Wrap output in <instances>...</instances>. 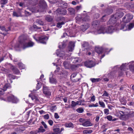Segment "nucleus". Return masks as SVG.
Instances as JSON below:
<instances>
[{"label": "nucleus", "instance_id": "1", "mask_svg": "<svg viewBox=\"0 0 134 134\" xmlns=\"http://www.w3.org/2000/svg\"><path fill=\"white\" fill-rule=\"evenodd\" d=\"M109 25L108 28L103 26L99 27L97 29L94 30L93 33L96 35L105 33L111 34L115 31L117 30L118 25H115V27L114 26H111V25ZM92 33H93L92 32Z\"/></svg>", "mask_w": 134, "mask_h": 134}, {"label": "nucleus", "instance_id": "2", "mask_svg": "<svg viewBox=\"0 0 134 134\" xmlns=\"http://www.w3.org/2000/svg\"><path fill=\"white\" fill-rule=\"evenodd\" d=\"M116 115L122 120H126L129 118L134 116V112L130 111L128 109H125L124 110H118L116 114Z\"/></svg>", "mask_w": 134, "mask_h": 134}, {"label": "nucleus", "instance_id": "3", "mask_svg": "<svg viewBox=\"0 0 134 134\" xmlns=\"http://www.w3.org/2000/svg\"><path fill=\"white\" fill-rule=\"evenodd\" d=\"M124 15L123 13L121 11L117 12L115 14L112 15L111 18L108 22V25H111V26H114L115 27V25H118L117 30L120 29V26H119V24L117 22L118 19L122 17Z\"/></svg>", "mask_w": 134, "mask_h": 134}, {"label": "nucleus", "instance_id": "4", "mask_svg": "<svg viewBox=\"0 0 134 134\" xmlns=\"http://www.w3.org/2000/svg\"><path fill=\"white\" fill-rule=\"evenodd\" d=\"M19 44H17L15 46L16 48H17L22 47L23 49L27 48L32 47L34 45V43L32 41H30L27 42L25 40H23L19 41Z\"/></svg>", "mask_w": 134, "mask_h": 134}, {"label": "nucleus", "instance_id": "5", "mask_svg": "<svg viewBox=\"0 0 134 134\" xmlns=\"http://www.w3.org/2000/svg\"><path fill=\"white\" fill-rule=\"evenodd\" d=\"M129 65L130 69L132 71L134 70V61H132L128 63L123 64L120 67V69L121 70L125 71L128 69L127 65Z\"/></svg>", "mask_w": 134, "mask_h": 134}, {"label": "nucleus", "instance_id": "6", "mask_svg": "<svg viewBox=\"0 0 134 134\" xmlns=\"http://www.w3.org/2000/svg\"><path fill=\"white\" fill-rule=\"evenodd\" d=\"M134 26V22L130 24L129 25H126L125 23L122 24L120 28V29L123 31H129L132 29Z\"/></svg>", "mask_w": 134, "mask_h": 134}, {"label": "nucleus", "instance_id": "7", "mask_svg": "<svg viewBox=\"0 0 134 134\" xmlns=\"http://www.w3.org/2000/svg\"><path fill=\"white\" fill-rule=\"evenodd\" d=\"M34 38L38 43L43 44H46L47 41L48 39V37L46 36H43L36 38L35 36H33Z\"/></svg>", "mask_w": 134, "mask_h": 134}, {"label": "nucleus", "instance_id": "8", "mask_svg": "<svg viewBox=\"0 0 134 134\" xmlns=\"http://www.w3.org/2000/svg\"><path fill=\"white\" fill-rule=\"evenodd\" d=\"M27 9H29L30 11L32 13H36L39 12H42V10H41L40 9V6L33 5L32 6H28Z\"/></svg>", "mask_w": 134, "mask_h": 134}, {"label": "nucleus", "instance_id": "9", "mask_svg": "<svg viewBox=\"0 0 134 134\" xmlns=\"http://www.w3.org/2000/svg\"><path fill=\"white\" fill-rule=\"evenodd\" d=\"M5 101L9 102H11L13 103H16L18 100L16 98H15L13 95H10L7 97V98L4 99Z\"/></svg>", "mask_w": 134, "mask_h": 134}, {"label": "nucleus", "instance_id": "10", "mask_svg": "<svg viewBox=\"0 0 134 134\" xmlns=\"http://www.w3.org/2000/svg\"><path fill=\"white\" fill-rule=\"evenodd\" d=\"M59 47L60 49L57 50L55 52L56 54L59 57H62V58L65 59L64 52L61 51V47H60V46H59Z\"/></svg>", "mask_w": 134, "mask_h": 134}, {"label": "nucleus", "instance_id": "11", "mask_svg": "<svg viewBox=\"0 0 134 134\" xmlns=\"http://www.w3.org/2000/svg\"><path fill=\"white\" fill-rule=\"evenodd\" d=\"M133 16L132 15L128 14L126 15L123 18L122 21L125 23H127L130 21L133 18Z\"/></svg>", "mask_w": 134, "mask_h": 134}, {"label": "nucleus", "instance_id": "12", "mask_svg": "<svg viewBox=\"0 0 134 134\" xmlns=\"http://www.w3.org/2000/svg\"><path fill=\"white\" fill-rule=\"evenodd\" d=\"M85 65L88 68H92L95 65V63L91 60H88L85 63Z\"/></svg>", "mask_w": 134, "mask_h": 134}, {"label": "nucleus", "instance_id": "13", "mask_svg": "<svg viewBox=\"0 0 134 134\" xmlns=\"http://www.w3.org/2000/svg\"><path fill=\"white\" fill-rule=\"evenodd\" d=\"M10 88L11 86L10 84L7 83L3 87V89L0 88V95L3 94L4 93V92L6 91L7 89Z\"/></svg>", "mask_w": 134, "mask_h": 134}, {"label": "nucleus", "instance_id": "14", "mask_svg": "<svg viewBox=\"0 0 134 134\" xmlns=\"http://www.w3.org/2000/svg\"><path fill=\"white\" fill-rule=\"evenodd\" d=\"M89 20V16H86L82 20L83 21H87ZM82 20V19L80 15H79L77 16L76 18V22L78 23H79Z\"/></svg>", "mask_w": 134, "mask_h": 134}, {"label": "nucleus", "instance_id": "15", "mask_svg": "<svg viewBox=\"0 0 134 134\" xmlns=\"http://www.w3.org/2000/svg\"><path fill=\"white\" fill-rule=\"evenodd\" d=\"M56 12L57 15L61 14L64 15L66 13V10L64 9H58L56 10Z\"/></svg>", "mask_w": 134, "mask_h": 134}, {"label": "nucleus", "instance_id": "16", "mask_svg": "<svg viewBox=\"0 0 134 134\" xmlns=\"http://www.w3.org/2000/svg\"><path fill=\"white\" fill-rule=\"evenodd\" d=\"M89 24L86 23L80 26L79 28L80 31H84L87 30L89 27Z\"/></svg>", "mask_w": 134, "mask_h": 134}, {"label": "nucleus", "instance_id": "17", "mask_svg": "<svg viewBox=\"0 0 134 134\" xmlns=\"http://www.w3.org/2000/svg\"><path fill=\"white\" fill-rule=\"evenodd\" d=\"M43 92L46 96H50L51 95V92L49 91L47 87L44 86L43 87Z\"/></svg>", "mask_w": 134, "mask_h": 134}, {"label": "nucleus", "instance_id": "18", "mask_svg": "<svg viewBox=\"0 0 134 134\" xmlns=\"http://www.w3.org/2000/svg\"><path fill=\"white\" fill-rule=\"evenodd\" d=\"M38 6H40V9L42 10V9H43L44 7L47 6V4L44 0H41L40 1V5Z\"/></svg>", "mask_w": 134, "mask_h": 134}, {"label": "nucleus", "instance_id": "19", "mask_svg": "<svg viewBox=\"0 0 134 134\" xmlns=\"http://www.w3.org/2000/svg\"><path fill=\"white\" fill-rule=\"evenodd\" d=\"M74 43L73 42L71 41L70 42L69 44L68 47L69 51H72V50L74 49Z\"/></svg>", "mask_w": 134, "mask_h": 134}, {"label": "nucleus", "instance_id": "20", "mask_svg": "<svg viewBox=\"0 0 134 134\" xmlns=\"http://www.w3.org/2000/svg\"><path fill=\"white\" fill-rule=\"evenodd\" d=\"M46 131L45 129L43 128V126H41L38 128V130L36 131L37 132L35 134H36L37 133H43Z\"/></svg>", "mask_w": 134, "mask_h": 134}, {"label": "nucleus", "instance_id": "21", "mask_svg": "<svg viewBox=\"0 0 134 134\" xmlns=\"http://www.w3.org/2000/svg\"><path fill=\"white\" fill-rule=\"evenodd\" d=\"M82 125L85 127L91 126L92 125V124L89 121H85L82 124Z\"/></svg>", "mask_w": 134, "mask_h": 134}, {"label": "nucleus", "instance_id": "22", "mask_svg": "<svg viewBox=\"0 0 134 134\" xmlns=\"http://www.w3.org/2000/svg\"><path fill=\"white\" fill-rule=\"evenodd\" d=\"M100 22L99 21L95 20L92 22V25L93 27H98L100 24Z\"/></svg>", "mask_w": 134, "mask_h": 134}, {"label": "nucleus", "instance_id": "23", "mask_svg": "<svg viewBox=\"0 0 134 134\" xmlns=\"http://www.w3.org/2000/svg\"><path fill=\"white\" fill-rule=\"evenodd\" d=\"M78 75L76 73H74L71 75V80L74 82H77L78 80L77 79H74L75 78L76 76H77Z\"/></svg>", "mask_w": 134, "mask_h": 134}, {"label": "nucleus", "instance_id": "24", "mask_svg": "<svg viewBox=\"0 0 134 134\" xmlns=\"http://www.w3.org/2000/svg\"><path fill=\"white\" fill-rule=\"evenodd\" d=\"M49 82L51 83L55 84H56L57 82L56 79L53 77L49 78Z\"/></svg>", "mask_w": 134, "mask_h": 134}, {"label": "nucleus", "instance_id": "25", "mask_svg": "<svg viewBox=\"0 0 134 134\" xmlns=\"http://www.w3.org/2000/svg\"><path fill=\"white\" fill-rule=\"evenodd\" d=\"M71 60L72 63H76L80 61V60L77 57L72 58Z\"/></svg>", "mask_w": 134, "mask_h": 134}, {"label": "nucleus", "instance_id": "26", "mask_svg": "<svg viewBox=\"0 0 134 134\" xmlns=\"http://www.w3.org/2000/svg\"><path fill=\"white\" fill-rule=\"evenodd\" d=\"M65 126L67 127H71L73 128L74 127V125L71 122L67 123L65 124Z\"/></svg>", "mask_w": 134, "mask_h": 134}, {"label": "nucleus", "instance_id": "27", "mask_svg": "<svg viewBox=\"0 0 134 134\" xmlns=\"http://www.w3.org/2000/svg\"><path fill=\"white\" fill-rule=\"evenodd\" d=\"M93 132V131L91 130L87 129L83 131V134H88L91 133Z\"/></svg>", "mask_w": 134, "mask_h": 134}, {"label": "nucleus", "instance_id": "28", "mask_svg": "<svg viewBox=\"0 0 134 134\" xmlns=\"http://www.w3.org/2000/svg\"><path fill=\"white\" fill-rule=\"evenodd\" d=\"M95 50L97 53L99 54L101 53L103 51V49L102 48L96 47Z\"/></svg>", "mask_w": 134, "mask_h": 134}, {"label": "nucleus", "instance_id": "29", "mask_svg": "<svg viewBox=\"0 0 134 134\" xmlns=\"http://www.w3.org/2000/svg\"><path fill=\"white\" fill-rule=\"evenodd\" d=\"M120 101L121 104L123 105H125L127 103L126 100L124 98L121 99H120Z\"/></svg>", "mask_w": 134, "mask_h": 134}, {"label": "nucleus", "instance_id": "30", "mask_svg": "<svg viewBox=\"0 0 134 134\" xmlns=\"http://www.w3.org/2000/svg\"><path fill=\"white\" fill-rule=\"evenodd\" d=\"M76 111L78 113H81L84 111V109L83 108H78L76 109Z\"/></svg>", "mask_w": 134, "mask_h": 134}, {"label": "nucleus", "instance_id": "31", "mask_svg": "<svg viewBox=\"0 0 134 134\" xmlns=\"http://www.w3.org/2000/svg\"><path fill=\"white\" fill-rule=\"evenodd\" d=\"M45 19L48 22H51L52 20V18L50 16H48L46 17Z\"/></svg>", "mask_w": 134, "mask_h": 134}, {"label": "nucleus", "instance_id": "32", "mask_svg": "<svg viewBox=\"0 0 134 134\" xmlns=\"http://www.w3.org/2000/svg\"><path fill=\"white\" fill-rule=\"evenodd\" d=\"M88 43L87 42H83L82 46L83 47L86 48L88 46Z\"/></svg>", "mask_w": 134, "mask_h": 134}, {"label": "nucleus", "instance_id": "33", "mask_svg": "<svg viewBox=\"0 0 134 134\" xmlns=\"http://www.w3.org/2000/svg\"><path fill=\"white\" fill-rule=\"evenodd\" d=\"M57 109L56 106L54 105L51 106L50 108V110L52 112L55 111Z\"/></svg>", "mask_w": 134, "mask_h": 134}, {"label": "nucleus", "instance_id": "34", "mask_svg": "<svg viewBox=\"0 0 134 134\" xmlns=\"http://www.w3.org/2000/svg\"><path fill=\"white\" fill-rule=\"evenodd\" d=\"M90 80L93 83H94L96 82L99 81L100 80L99 78L95 79V78H91Z\"/></svg>", "mask_w": 134, "mask_h": 134}, {"label": "nucleus", "instance_id": "35", "mask_svg": "<svg viewBox=\"0 0 134 134\" xmlns=\"http://www.w3.org/2000/svg\"><path fill=\"white\" fill-rule=\"evenodd\" d=\"M36 22L37 23L40 25H44L43 22L40 20H36Z\"/></svg>", "mask_w": 134, "mask_h": 134}, {"label": "nucleus", "instance_id": "36", "mask_svg": "<svg viewBox=\"0 0 134 134\" xmlns=\"http://www.w3.org/2000/svg\"><path fill=\"white\" fill-rule=\"evenodd\" d=\"M18 65L20 69H25V66L22 63H19Z\"/></svg>", "mask_w": 134, "mask_h": 134}, {"label": "nucleus", "instance_id": "37", "mask_svg": "<svg viewBox=\"0 0 134 134\" xmlns=\"http://www.w3.org/2000/svg\"><path fill=\"white\" fill-rule=\"evenodd\" d=\"M64 24V23L62 21L61 22L58 23H57V27H58L60 28L62 27V25Z\"/></svg>", "mask_w": 134, "mask_h": 134}, {"label": "nucleus", "instance_id": "38", "mask_svg": "<svg viewBox=\"0 0 134 134\" xmlns=\"http://www.w3.org/2000/svg\"><path fill=\"white\" fill-rule=\"evenodd\" d=\"M99 103L100 106L103 108H105V105L104 103L103 102H101L100 101H99Z\"/></svg>", "mask_w": 134, "mask_h": 134}, {"label": "nucleus", "instance_id": "39", "mask_svg": "<svg viewBox=\"0 0 134 134\" xmlns=\"http://www.w3.org/2000/svg\"><path fill=\"white\" fill-rule=\"evenodd\" d=\"M14 73L16 74H18L19 73V70L16 68H14L13 69Z\"/></svg>", "mask_w": 134, "mask_h": 134}, {"label": "nucleus", "instance_id": "40", "mask_svg": "<svg viewBox=\"0 0 134 134\" xmlns=\"http://www.w3.org/2000/svg\"><path fill=\"white\" fill-rule=\"evenodd\" d=\"M41 124L43 126L45 129H48V126L44 121H42L41 122Z\"/></svg>", "mask_w": 134, "mask_h": 134}, {"label": "nucleus", "instance_id": "41", "mask_svg": "<svg viewBox=\"0 0 134 134\" xmlns=\"http://www.w3.org/2000/svg\"><path fill=\"white\" fill-rule=\"evenodd\" d=\"M104 114L106 115H108L109 114V110L107 109H104Z\"/></svg>", "mask_w": 134, "mask_h": 134}, {"label": "nucleus", "instance_id": "42", "mask_svg": "<svg viewBox=\"0 0 134 134\" xmlns=\"http://www.w3.org/2000/svg\"><path fill=\"white\" fill-rule=\"evenodd\" d=\"M0 3L2 4H5L7 3V0H1Z\"/></svg>", "mask_w": 134, "mask_h": 134}, {"label": "nucleus", "instance_id": "43", "mask_svg": "<svg viewBox=\"0 0 134 134\" xmlns=\"http://www.w3.org/2000/svg\"><path fill=\"white\" fill-rule=\"evenodd\" d=\"M8 76L9 79H14L15 78V76L12 74H9L8 75Z\"/></svg>", "mask_w": 134, "mask_h": 134}, {"label": "nucleus", "instance_id": "44", "mask_svg": "<svg viewBox=\"0 0 134 134\" xmlns=\"http://www.w3.org/2000/svg\"><path fill=\"white\" fill-rule=\"evenodd\" d=\"M49 117V116L48 114H46L44 115L43 118L46 120H48Z\"/></svg>", "mask_w": 134, "mask_h": 134}, {"label": "nucleus", "instance_id": "45", "mask_svg": "<svg viewBox=\"0 0 134 134\" xmlns=\"http://www.w3.org/2000/svg\"><path fill=\"white\" fill-rule=\"evenodd\" d=\"M63 65L65 68L67 69L68 68V63L66 62H64L63 63Z\"/></svg>", "mask_w": 134, "mask_h": 134}, {"label": "nucleus", "instance_id": "46", "mask_svg": "<svg viewBox=\"0 0 134 134\" xmlns=\"http://www.w3.org/2000/svg\"><path fill=\"white\" fill-rule=\"evenodd\" d=\"M71 106L72 107H75L77 105L76 103L74 101H72L71 102Z\"/></svg>", "mask_w": 134, "mask_h": 134}, {"label": "nucleus", "instance_id": "47", "mask_svg": "<svg viewBox=\"0 0 134 134\" xmlns=\"http://www.w3.org/2000/svg\"><path fill=\"white\" fill-rule=\"evenodd\" d=\"M109 95V94L108 93L106 92L105 91L104 92V93L102 95V96L104 97H108Z\"/></svg>", "mask_w": 134, "mask_h": 134}, {"label": "nucleus", "instance_id": "48", "mask_svg": "<svg viewBox=\"0 0 134 134\" xmlns=\"http://www.w3.org/2000/svg\"><path fill=\"white\" fill-rule=\"evenodd\" d=\"M106 118L109 121L111 120L113 118L112 116L110 115L107 116L106 117Z\"/></svg>", "mask_w": 134, "mask_h": 134}, {"label": "nucleus", "instance_id": "49", "mask_svg": "<svg viewBox=\"0 0 134 134\" xmlns=\"http://www.w3.org/2000/svg\"><path fill=\"white\" fill-rule=\"evenodd\" d=\"M53 131L55 132H58L60 131V129L59 128H55L53 129Z\"/></svg>", "mask_w": 134, "mask_h": 134}, {"label": "nucleus", "instance_id": "50", "mask_svg": "<svg viewBox=\"0 0 134 134\" xmlns=\"http://www.w3.org/2000/svg\"><path fill=\"white\" fill-rule=\"evenodd\" d=\"M95 98H96L95 96L94 95H93L91 97L90 100L92 102H93L95 101Z\"/></svg>", "mask_w": 134, "mask_h": 134}, {"label": "nucleus", "instance_id": "51", "mask_svg": "<svg viewBox=\"0 0 134 134\" xmlns=\"http://www.w3.org/2000/svg\"><path fill=\"white\" fill-rule=\"evenodd\" d=\"M48 122L49 124L51 126H52L53 123V121L51 120H49L48 121Z\"/></svg>", "mask_w": 134, "mask_h": 134}, {"label": "nucleus", "instance_id": "52", "mask_svg": "<svg viewBox=\"0 0 134 134\" xmlns=\"http://www.w3.org/2000/svg\"><path fill=\"white\" fill-rule=\"evenodd\" d=\"M25 13L26 15L27 16H29L31 15V13L28 12L25 10Z\"/></svg>", "mask_w": 134, "mask_h": 134}, {"label": "nucleus", "instance_id": "53", "mask_svg": "<svg viewBox=\"0 0 134 134\" xmlns=\"http://www.w3.org/2000/svg\"><path fill=\"white\" fill-rule=\"evenodd\" d=\"M54 118L56 119H58L59 118V116L58 114L56 113H55L54 115Z\"/></svg>", "mask_w": 134, "mask_h": 134}, {"label": "nucleus", "instance_id": "54", "mask_svg": "<svg viewBox=\"0 0 134 134\" xmlns=\"http://www.w3.org/2000/svg\"><path fill=\"white\" fill-rule=\"evenodd\" d=\"M75 78H74V79H77L78 80L77 81H79V80L80 79V75L79 74H78V75H77V76H76Z\"/></svg>", "mask_w": 134, "mask_h": 134}, {"label": "nucleus", "instance_id": "55", "mask_svg": "<svg viewBox=\"0 0 134 134\" xmlns=\"http://www.w3.org/2000/svg\"><path fill=\"white\" fill-rule=\"evenodd\" d=\"M41 86L40 83L39 82H38L37 83V86L36 87V89L37 90H38L41 87Z\"/></svg>", "mask_w": 134, "mask_h": 134}, {"label": "nucleus", "instance_id": "56", "mask_svg": "<svg viewBox=\"0 0 134 134\" xmlns=\"http://www.w3.org/2000/svg\"><path fill=\"white\" fill-rule=\"evenodd\" d=\"M13 15L14 16H15L16 17H19V15H18L17 13L15 12H13Z\"/></svg>", "mask_w": 134, "mask_h": 134}, {"label": "nucleus", "instance_id": "57", "mask_svg": "<svg viewBox=\"0 0 134 134\" xmlns=\"http://www.w3.org/2000/svg\"><path fill=\"white\" fill-rule=\"evenodd\" d=\"M80 122H82V123L84 122L85 121V119L82 118H81L79 120Z\"/></svg>", "mask_w": 134, "mask_h": 134}, {"label": "nucleus", "instance_id": "58", "mask_svg": "<svg viewBox=\"0 0 134 134\" xmlns=\"http://www.w3.org/2000/svg\"><path fill=\"white\" fill-rule=\"evenodd\" d=\"M105 15H103L102 16V17L101 18V19H100V20L101 21L103 22V21H105L106 20L105 19L103 18L105 17Z\"/></svg>", "mask_w": 134, "mask_h": 134}, {"label": "nucleus", "instance_id": "59", "mask_svg": "<svg viewBox=\"0 0 134 134\" xmlns=\"http://www.w3.org/2000/svg\"><path fill=\"white\" fill-rule=\"evenodd\" d=\"M33 27L34 29H40V27H38L37 25L35 24H34L33 25Z\"/></svg>", "mask_w": 134, "mask_h": 134}, {"label": "nucleus", "instance_id": "60", "mask_svg": "<svg viewBox=\"0 0 134 134\" xmlns=\"http://www.w3.org/2000/svg\"><path fill=\"white\" fill-rule=\"evenodd\" d=\"M3 70L5 72L6 74L7 73L9 72L10 71L9 70H7L6 69H5L4 68H3Z\"/></svg>", "mask_w": 134, "mask_h": 134}, {"label": "nucleus", "instance_id": "61", "mask_svg": "<svg viewBox=\"0 0 134 134\" xmlns=\"http://www.w3.org/2000/svg\"><path fill=\"white\" fill-rule=\"evenodd\" d=\"M82 8V6L81 5L78 6L76 7V9L77 10H79L80 9Z\"/></svg>", "mask_w": 134, "mask_h": 134}, {"label": "nucleus", "instance_id": "62", "mask_svg": "<svg viewBox=\"0 0 134 134\" xmlns=\"http://www.w3.org/2000/svg\"><path fill=\"white\" fill-rule=\"evenodd\" d=\"M99 116H97L96 118V121L97 122H98L99 121Z\"/></svg>", "mask_w": 134, "mask_h": 134}, {"label": "nucleus", "instance_id": "63", "mask_svg": "<svg viewBox=\"0 0 134 134\" xmlns=\"http://www.w3.org/2000/svg\"><path fill=\"white\" fill-rule=\"evenodd\" d=\"M49 1L51 3H53L55 2V0H49Z\"/></svg>", "mask_w": 134, "mask_h": 134}, {"label": "nucleus", "instance_id": "64", "mask_svg": "<svg viewBox=\"0 0 134 134\" xmlns=\"http://www.w3.org/2000/svg\"><path fill=\"white\" fill-rule=\"evenodd\" d=\"M76 103L77 105H80L81 104V102L78 101H77Z\"/></svg>", "mask_w": 134, "mask_h": 134}]
</instances>
